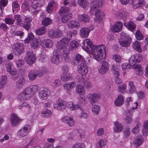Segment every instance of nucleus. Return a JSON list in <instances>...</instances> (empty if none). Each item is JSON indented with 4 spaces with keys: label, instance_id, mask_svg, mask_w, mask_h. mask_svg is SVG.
I'll list each match as a JSON object with an SVG mask.
<instances>
[{
    "label": "nucleus",
    "instance_id": "1",
    "mask_svg": "<svg viewBox=\"0 0 148 148\" xmlns=\"http://www.w3.org/2000/svg\"><path fill=\"white\" fill-rule=\"evenodd\" d=\"M103 3V0H99L97 1L91 2L92 5L90 7V13L92 15L95 14V18L94 20L97 22L100 21L103 17L104 13L99 9L102 7Z\"/></svg>",
    "mask_w": 148,
    "mask_h": 148
},
{
    "label": "nucleus",
    "instance_id": "2",
    "mask_svg": "<svg viewBox=\"0 0 148 148\" xmlns=\"http://www.w3.org/2000/svg\"><path fill=\"white\" fill-rule=\"evenodd\" d=\"M143 56L138 53H136L132 55L129 59V63L132 64V68L136 69V75H142L143 73V69L140 64H135L136 63H139L142 61Z\"/></svg>",
    "mask_w": 148,
    "mask_h": 148
},
{
    "label": "nucleus",
    "instance_id": "3",
    "mask_svg": "<svg viewBox=\"0 0 148 148\" xmlns=\"http://www.w3.org/2000/svg\"><path fill=\"white\" fill-rule=\"evenodd\" d=\"M69 40L66 38H62L58 42L57 48L60 50H62V56L64 60L66 62L70 60L69 54V51L68 47Z\"/></svg>",
    "mask_w": 148,
    "mask_h": 148
},
{
    "label": "nucleus",
    "instance_id": "4",
    "mask_svg": "<svg viewBox=\"0 0 148 148\" xmlns=\"http://www.w3.org/2000/svg\"><path fill=\"white\" fill-rule=\"evenodd\" d=\"M92 51L93 58L98 62H100L104 60L106 53L105 45L97 46Z\"/></svg>",
    "mask_w": 148,
    "mask_h": 148
},
{
    "label": "nucleus",
    "instance_id": "5",
    "mask_svg": "<svg viewBox=\"0 0 148 148\" xmlns=\"http://www.w3.org/2000/svg\"><path fill=\"white\" fill-rule=\"evenodd\" d=\"M132 42V38L129 35L125 34L123 32L121 34V39L119 42L121 45L123 47H127L130 46Z\"/></svg>",
    "mask_w": 148,
    "mask_h": 148
},
{
    "label": "nucleus",
    "instance_id": "6",
    "mask_svg": "<svg viewBox=\"0 0 148 148\" xmlns=\"http://www.w3.org/2000/svg\"><path fill=\"white\" fill-rule=\"evenodd\" d=\"M31 129V127L30 125L28 124L25 125L17 132V135L18 137L22 138L27 136L30 132Z\"/></svg>",
    "mask_w": 148,
    "mask_h": 148
},
{
    "label": "nucleus",
    "instance_id": "7",
    "mask_svg": "<svg viewBox=\"0 0 148 148\" xmlns=\"http://www.w3.org/2000/svg\"><path fill=\"white\" fill-rule=\"evenodd\" d=\"M25 60L29 65L35 63L36 57L34 52L32 51H28L26 52Z\"/></svg>",
    "mask_w": 148,
    "mask_h": 148
},
{
    "label": "nucleus",
    "instance_id": "8",
    "mask_svg": "<svg viewBox=\"0 0 148 148\" xmlns=\"http://www.w3.org/2000/svg\"><path fill=\"white\" fill-rule=\"evenodd\" d=\"M61 52L58 48L57 49L54 50L53 53V55L51 58V60L52 63L58 64L62 61V58L60 54V53Z\"/></svg>",
    "mask_w": 148,
    "mask_h": 148
},
{
    "label": "nucleus",
    "instance_id": "9",
    "mask_svg": "<svg viewBox=\"0 0 148 148\" xmlns=\"http://www.w3.org/2000/svg\"><path fill=\"white\" fill-rule=\"evenodd\" d=\"M83 44V49L86 51H91L97 46L94 45L92 42L88 39L84 40Z\"/></svg>",
    "mask_w": 148,
    "mask_h": 148
},
{
    "label": "nucleus",
    "instance_id": "10",
    "mask_svg": "<svg viewBox=\"0 0 148 148\" xmlns=\"http://www.w3.org/2000/svg\"><path fill=\"white\" fill-rule=\"evenodd\" d=\"M38 88L39 87L38 86L34 85L30 88L28 87L26 88L23 91V92L29 99L34 95Z\"/></svg>",
    "mask_w": 148,
    "mask_h": 148
},
{
    "label": "nucleus",
    "instance_id": "11",
    "mask_svg": "<svg viewBox=\"0 0 148 148\" xmlns=\"http://www.w3.org/2000/svg\"><path fill=\"white\" fill-rule=\"evenodd\" d=\"M48 36L51 38H58L61 37L62 35V32L60 29L55 30L50 29L48 32Z\"/></svg>",
    "mask_w": 148,
    "mask_h": 148
},
{
    "label": "nucleus",
    "instance_id": "12",
    "mask_svg": "<svg viewBox=\"0 0 148 148\" xmlns=\"http://www.w3.org/2000/svg\"><path fill=\"white\" fill-rule=\"evenodd\" d=\"M66 107V102L60 99H57L56 101V104L54 106V108L55 109L61 111L64 110Z\"/></svg>",
    "mask_w": 148,
    "mask_h": 148
},
{
    "label": "nucleus",
    "instance_id": "13",
    "mask_svg": "<svg viewBox=\"0 0 148 148\" xmlns=\"http://www.w3.org/2000/svg\"><path fill=\"white\" fill-rule=\"evenodd\" d=\"M24 52V45L22 43H17L13 50L14 53L16 56L21 54Z\"/></svg>",
    "mask_w": 148,
    "mask_h": 148
},
{
    "label": "nucleus",
    "instance_id": "14",
    "mask_svg": "<svg viewBox=\"0 0 148 148\" xmlns=\"http://www.w3.org/2000/svg\"><path fill=\"white\" fill-rule=\"evenodd\" d=\"M136 0H131L130 4L132 6V7L134 9L140 8L143 7L145 4V0H138L136 3Z\"/></svg>",
    "mask_w": 148,
    "mask_h": 148
},
{
    "label": "nucleus",
    "instance_id": "15",
    "mask_svg": "<svg viewBox=\"0 0 148 148\" xmlns=\"http://www.w3.org/2000/svg\"><path fill=\"white\" fill-rule=\"evenodd\" d=\"M78 73L82 75L86 74L88 71L87 66L85 63H81L78 66Z\"/></svg>",
    "mask_w": 148,
    "mask_h": 148
},
{
    "label": "nucleus",
    "instance_id": "16",
    "mask_svg": "<svg viewBox=\"0 0 148 148\" xmlns=\"http://www.w3.org/2000/svg\"><path fill=\"white\" fill-rule=\"evenodd\" d=\"M87 97L92 104L96 103L100 99L99 96L96 93L88 94L87 95Z\"/></svg>",
    "mask_w": 148,
    "mask_h": 148
},
{
    "label": "nucleus",
    "instance_id": "17",
    "mask_svg": "<svg viewBox=\"0 0 148 148\" xmlns=\"http://www.w3.org/2000/svg\"><path fill=\"white\" fill-rule=\"evenodd\" d=\"M50 94V91L47 88H44L40 90L39 93V97L41 99L45 100Z\"/></svg>",
    "mask_w": 148,
    "mask_h": 148
},
{
    "label": "nucleus",
    "instance_id": "18",
    "mask_svg": "<svg viewBox=\"0 0 148 148\" xmlns=\"http://www.w3.org/2000/svg\"><path fill=\"white\" fill-rule=\"evenodd\" d=\"M109 67L108 63L106 61H103L100 68L99 70V72L101 74H104L108 71Z\"/></svg>",
    "mask_w": 148,
    "mask_h": 148
},
{
    "label": "nucleus",
    "instance_id": "19",
    "mask_svg": "<svg viewBox=\"0 0 148 148\" xmlns=\"http://www.w3.org/2000/svg\"><path fill=\"white\" fill-rule=\"evenodd\" d=\"M53 45V42L49 39L43 40L41 42V47L44 48H51Z\"/></svg>",
    "mask_w": 148,
    "mask_h": 148
},
{
    "label": "nucleus",
    "instance_id": "20",
    "mask_svg": "<svg viewBox=\"0 0 148 148\" xmlns=\"http://www.w3.org/2000/svg\"><path fill=\"white\" fill-rule=\"evenodd\" d=\"M10 120L13 125L16 126L19 123L21 119L17 115L15 114H12L10 115Z\"/></svg>",
    "mask_w": 148,
    "mask_h": 148
},
{
    "label": "nucleus",
    "instance_id": "21",
    "mask_svg": "<svg viewBox=\"0 0 148 148\" xmlns=\"http://www.w3.org/2000/svg\"><path fill=\"white\" fill-rule=\"evenodd\" d=\"M123 23L120 21H118L115 23V25L111 28V31L114 32H116L121 31L122 29Z\"/></svg>",
    "mask_w": 148,
    "mask_h": 148
},
{
    "label": "nucleus",
    "instance_id": "22",
    "mask_svg": "<svg viewBox=\"0 0 148 148\" xmlns=\"http://www.w3.org/2000/svg\"><path fill=\"white\" fill-rule=\"evenodd\" d=\"M61 120L62 122L66 123L70 127H72L74 125V121L71 117L66 116L62 118Z\"/></svg>",
    "mask_w": 148,
    "mask_h": 148
},
{
    "label": "nucleus",
    "instance_id": "23",
    "mask_svg": "<svg viewBox=\"0 0 148 148\" xmlns=\"http://www.w3.org/2000/svg\"><path fill=\"white\" fill-rule=\"evenodd\" d=\"M123 129V124L116 121L114 123V131L115 133H118L122 131Z\"/></svg>",
    "mask_w": 148,
    "mask_h": 148
},
{
    "label": "nucleus",
    "instance_id": "24",
    "mask_svg": "<svg viewBox=\"0 0 148 148\" xmlns=\"http://www.w3.org/2000/svg\"><path fill=\"white\" fill-rule=\"evenodd\" d=\"M85 62L83 57L80 54H77L73 60V63L75 64H78L79 63H84Z\"/></svg>",
    "mask_w": 148,
    "mask_h": 148
},
{
    "label": "nucleus",
    "instance_id": "25",
    "mask_svg": "<svg viewBox=\"0 0 148 148\" xmlns=\"http://www.w3.org/2000/svg\"><path fill=\"white\" fill-rule=\"evenodd\" d=\"M44 0H34L31 4L33 8L35 9L37 7L42 6L44 4Z\"/></svg>",
    "mask_w": 148,
    "mask_h": 148
},
{
    "label": "nucleus",
    "instance_id": "26",
    "mask_svg": "<svg viewBox=\"0 0 148 148\" xmlns=\"http://www.w3.org/2000/svg\"><path fill=\"white\" fill-rule=\"evenodd\" d=\"M90 30L87 27H83L80 31V35L82 37L87 38L89 35Z\"/></svg>",
    "mask_w": 148,
    "mask_h": 148
},
{
    "label": "nucleus",
    "instance_id": "27",
    "mask_svg": "<svg viewBox=\"0 0 148 148\" xmlns=\"http://www.w3.org/2000/svg\"><path fill=\"white\" fill-rule=\"evenodd\" d=\"M90 17L86 14H83L79 15L78 16V20L80 21L87 23L89 22Z\"/></svg>",
    "mask_w": 148,
    "mask_h": 148
},
{
    "label": "nucleus",
    "instance_id": "28",
    "mask_svg": "<svg viewBox=\"0 0 148 148\" xmlns=\"http://www.w3.org/2000/svg\"><path fill=\"white\" fill-rule=\"evenodd\" d=\"M124 102V98L122 95H120L116 98L114 102L116 106H120L122 105Z\"/></svg>",
    "mask_w": 148,
    "mask_h": 148
},
{
    "label": "nucleus",
    "instance_id": "29",
    "mask_svg": "<svg viewBox=\"0 0 148 148\" xmlns=\"http://www.w3.org/2000/svg\"><path fill=\"white\" fill-rule=\"evenodd\" d=\"M124 25L128 29L131 31H133L136 28L135 24L131 21L124 22Z\"/></svg>",
    "mask_w": 148,
    "mask_h": 148
},
{
    "label": "nucleus",
    "instance_id": "30",
    "mask_svg": "<svg viewBox=\"0 0 148 148\" xmlns=\"http://www.w3.org/2000/svg\"><path fill=\"white\" fill-rule=\"evenodd\" d=\"M75 85V82H68L64 84L63 87L65 90H69L73 88Z\"/></svg>",
    "mask_w": 148,
    "mask_h": 148
},
{
    "label": "nucleus",
    "instance_id": "31",
    "mask_svg": "<svg viewBox=\"0 0 148 148\" xmlns=\"http://www.w3.org/2000/svg\"><path fill=\"white\" fill-rule=\"evenodd\" d=\"M72 17V14L71 13H69L66 14L62 16L61 20L62 22L63 23H66Z\"/></svg>",
    "mask_w": 148,
    "mask_h": 148
},
{
    "label": "nucleus",
    "instance_id": "32",
    "mask_svg": "<svg viewBox=\"0 0 148 148\" xmlns=\"http://www.w3.org/2000/svg\"><path fill=\"white\" fill-rule=\"evenodd\" d=\"M67 26L69 28H77L79 27V23L76 21H71L67 24Z\"/></svg>",
    "mask_w": 148,
    "mask_h": 148
},
{
    "label": "nucleus",
    "instance_id": "33",
    "mask_svg": "<svg viewBox=\"0 0 148 148\" xmlns=\"http://www.w3.org/2000/svg\"><path fill=\"white\" fill-rule=\"evenodd\" d=\"M37 72L36 74L37 76L39 77H42L44 74H47L49 73L48 70L45 68H42L40 70H36Z\"/></svg>",
    "mask_w": 148,
    "mask_h": 148
},
{
    "label": "nucleus",
    "instance_id": "34",
    "mask_svg": "<svg viewBox=\"0 0 148 148\" xmlns=\"http://www.w3.org/2000/svg\"><path fill=\"white\" fill-rule=\"evenodd\" d=\"M25 79L24 77H21L16 83V86L17 88L19 89H21L22 88L24 84Z\"/></svg>",
    "mask_w": 148,
    "mask_h": 148
},
{
    "label": "nucleus",
    "instance_id": "35",
    "mask_svg": "<svg viewBox=\"0 0 148 148\" xmlns=\"http://www.w3.org/2000/svg\"><path fill=\"white\" fill-rule=\"evenodd\" d=\"M134 141V144L137 146H138L142 144L144 141V140L141 136L139 135L135 139Z\"/></svg>",
    "mask_w": 148,
    "mask_h": 148
},
{
    "label": "nucleus",
    "instance_id": "36",
    "mask_svg": "<svg viewBox=\"0 0 148 148\" xmlns=\"http://www.w3.org/2000/svg\"><path fill=\"white\" fill-rule=\"evenodd\" d=\"M35 70H32L29 72L28 77L31 81L35 79L37 77V72Z\"/></svg>",
    "mask_w": 148,
    "mask_h": 148
},
{
    "label": "nucleus",
    "instance_id": "37",
    "mask_svg": "<svg viewBox=\"0 0 148 148\" xmlns=\"http://www.w3.org/2000/svg\"><path fill=\"white\" fill-rule=\"evenodd\" d=\"M116 16L118 18H120L126 16L127 14L125 12V11L123 10H121L117 11L115 13Z\"/></svg>",
    "mask_w": 148,
    "mask_h": 148
},
{
    "label": "nucleus",
    "instance_id": "38",
    "mask_svg": "<svg viewBox=\"0 0 148 148\" xmlns=\"http://www.w3.org/2000/svg\"><path fill=\"white\" fill-rule=\"evenodd\" d=\"M140 44L138 41H136L132 45V47L134 49L139 53L142 52V49L140 47Z\"/></svg>",
    "mask_w": 148,
    "mask_h": 148
},
{
    "label": "nucleus",
    "instance_id": "39",
    "mask_svg": "<svg viewBox=\"0 0 148 148\" xmlns=\"http://www.w3.org/2000/svg\"><path fill=\"white\" fill-rule=\"evenodd\" d=\"M12 67V64H8L7 66L6 70L8 72H10L11 75H13L16 74V71L15 70L13 69Z\"/></svg>",
    "mask_w": 148,
    "mask_h": 148
},
{
    "label": "nucleus",
    "instance_id": "40",
    "mask_svg": "<svg viewBox=\"0 0 148 148\" xmlns=\"http://www.w3.org/2000/svg\"><path fill=\"white\" fill-rule=\"evenodd\" d=\"M52 20L49 17L44 18L42 21V24L45 26H47L52 23Z\"/></svg>",
    "mask_w": 148,
    "mask_h": 148
},
{
    "label": "nucleus",
    "instance_id": "41",
    "mask_svg": "<svg viewBox=\"0 0 148 148\" xmlns=\"http://www.w3.org/2000/svg\"><path fill=\"white\" fill-rule=\"evenodd\" d=\"M84 86L82 84L77 85L75 88V91L76 92L79 93L84 94Z\"/></svg>",
    "mask_w": 148,
    "mask_h": 148
},
{
    "label": "nucleus",
    "instance_id": "42",
    "mask_svg": "<svg viewBox=\"0 0 148 148\" xmlns=\"http://www.w3.org/2000/svg\"><path fill=\"white\" fill-rule=\"evenodd\" d=\"M72 78L71 75L69 73H63L61 80L63 82L67 81Z\"/></svg>",
    "mask_w": 148,
    "mask_h": 148
},
{
    "label": "nucleus",
    "instance_id": "43",
    "mask_svg": "<svg viewBox=\"0 0 148 148\" xmlns=\"http://www.w3.org/2000/svg\"><path fill=\"white\" fill-rule=\"evenodd\" d=\"M46 31V28L44 26L39 28L36 31V34L38 35H42L45 34Z\"/></svg>",
    "mask_w": 148,
    "mask_h": 148
},
{
    "label": "nucleus",
    "instance_id": "44",
    "mask_svg": "<svg viewBox=\"0 0 148 148\" xmlns=\"http://www.w3.org/2000/svg\"><path fill=\"white\" fill-rule=\"evenodd\" d=\"M7 77L5 75L2 76L0 81V89L3 88L7 82Z\"/></svg>",
    "mask_w": 148,
    "mask_h": 148
},
{
    "label": "nucleus",
    "instance_id": "45",
    "mask_svg": "<svg viewBox=\"0 0 148 148\" xmlns=\"http://www.w3.org/2000/svg\"><path fill=\"white\" fill-rule=\"evenodd\" d=\"M17 99L20 101H25L29 99L23 92L18 96Z\"/></svg>",
    "mask_w": 148,
    "mask_h": 148
},
{
    "label": "nucleus",
    "instance_id": "46",
    "mask_svg": "<svg viewBox=\"0 0 148 148\" xmlns=\"http://www.w3.org/2000/svg\"><path fill=\"white\" fill-rule=\"evenodd\" d=\"M39 40V39H37L36 38L34 39L31 43V46L32 48L35 49L38 47Z\"/></svg>",
    "mask_w": 148,
    "mask_h": 148
},
{
    "label": "nucleus",
    "instance_id": "47",
    "mask_svg": "<svg viewBox=\"0 0 148 148\" xmlns=\"http://www.w3.org/2000/svg\"><path fill=\"white\" fill-rule=\"evenodd\" d=\"M79 46V44L78 42L75 41H73L70 42V47L69 49V50H73L74 49L77 48Z\"/></svg>",
    "mask_w": 148,
    "mask_h": 148
},
{
    "label": "nucleus",
    "instance_id": "48",
    "mask_svg": "<svg viewBox=\"0 0 148 148\" xmlns=\"http://www.w3.org/2000/svg\"><path fill=\"white\" fill-rule=\"evenodd\" d=\"M77 3L84 8H86L88 3L87 0H78Z\"/></svg>",
    "mask_w": 148,
    "mask_h": 148
},
{
    "label": "nucleus",
    "instance_id": "49",
    "mask_svg": "<svg viewBox=\"0 0 148 148\" xmlns=\"http://www.w3.org/2000/svg\"><path fill=\"white\" fill-rule=\"evenodd\" d=\"M24 35V33L21 31H14L12 33V35L13 37L18 36L21 38H22Z\"/></svg>",
    "mask_w": 148,
    "mask_h": 148
},
{
    "label": "nucleus",
    "instance_id": "50",
    "mask_svg": "<svg viewBox=\"0 0 148 148\" xmlns=\"http://www.w3.org/2000/svg\"><path fill=\"white\" fill-rule=\"evenodd\" d=\"M69 11V8L65 6H63L61 8L59 11V14H61L64 13H66L68 12Z\"/></svg>",
    "mask_w": 148,
    "mask_h": 148
},
{
    "label": "nucleus",
    "instance_id": "51",
    "mask_svg": "<svg viewBox=\"0 0 148 148\" xmlns=\"http://www.w3.org/2000/svg\"><path fill=\"white\" fill-rule=\"evenodd\" d=\"M14 18L17 21L16 23L17 25H20L22 24V20L20 15L16 14L14 16Z\"/></svg>",
    "mask_w": 148,
    "mask_h": 148
},
{
    "label": "nucleus",
    "instance_id": "52",
    "mask_svg": "<svg viewBox=\"0 0 148 148\" xmlns=\"http://www.w3.org/2000/svg\"><path fill=\"white\" fill-rule=\"evenodd\" d=\"M100 110L99 106L97 105H94L92 108V111L94 114H97L99 113Z\"/></svg>",
    "mask_w": 148,
    "mask_h": 148
},
{
    "label": "nucleus",
    "instance_id": "53",
    "mask_svg": "<svg viewBox=\"0 0 148 148\" xmlns=\"http://www.w3.org/2000/svg\"><path fill=\"white\" fill-rule=\"evenodd\" d=\"M136 37L139 40H142L144 38V36L139 30H137L136 32Z\"/></svg>",
    "mask_w": 148,
    "mask_h": 148
},
{
    "label": "nucleus",
    "instance_id": "54",
    "mask_svg": "<svg viewBox=\"0 0 148 148\" xmlns=\"http://www.w3.org/2000/svg\"><path fill=\"white\" fill-rule=\"evenodd\" d=\"M51 111L48 110H47L42 113V116L44 117H49L51 115Z\"/></svg>",
    "mask_w": 148,
    "mask_h": 148
},
{
    "label": "nucleus",
    "instance_id": "55",
    "mask_svg": "<svg viewBox=\"0 0 148 148\" xmlns=\"http://www.w3.org/2000/svg\"><path fill=\"white\" fill-rule=\"evenodd\" d=\"M34 36L32 33H31L29 34L27 37L25 39L24 42L26 43H28L30 41L32 40H34Z\"/></svg>",
    "mask_w": 148,
    "mask_h": 148
},
{
    "label": "nucleus",
    "instance_id": "56",
    "mask_svg": "<svg viewBox=\"0 0 148 148\" xmlns=\"http://www.w3.org/2000/svg\"><path fill=\"white\" fill-rule=\"evenodd\" d=\"M129 86L130 87L129 91L130 93H133L135 91L136 88L133 82L130 81L129 82Z\"/></svg>",
    "mask_w": 148,
    "mask_h": 148
},
{
    "label": "nucleus",
    "instance_id": "57",
    "mask_svg": "<svg viewBox=\"0 0 148 148\" xmlns=\"http://www.w3.org/2000/svg\"><path fill=\"white\" fill-rule=\"evenodd\" d=\"M140 123H137L136 125L131 130L132 133L134 134H137L138 133L139 130Z\"/></svg>",
    "mask_w": 148,
    "mask_h": 148
},
{
    "label": "nucleus",
    "instance_id": "58",
    "mask_svg": "<svg viewBox=\"0 0 148 148\" xmlns=\"http://www.w3.org/2000/svg\"><path fill=\"white\" fill-rule=\"evenodd\" d=\"M54 2L52 1L49 3L48 6L46 7L47 11L49 13H51L52 10L53 8V4Z\"/></svg>",
    "mask_w": 148,
    "mask_h": 148
},
{
    "label": "nucleus",
    "instance_id": "59",
    "mask_svg": "<svg viewBox=\"0 0 148 148\" xmlns=\"http://www.w3.org/2000/svg\"><path fill=\"white\" fill-rule=\"evenodd\" d=\"M126 85L125 84L120 85L118 86L119 91L121 93H123L126 90Z\"/></svg>",
    "mask_w": 148,
    "mask_h": 148
},
{
    "label": "nucleus",
    "instance_id": "60",
    "mask_svg": "<svg viewBox=\"0 0 148 148\" xmlns=\"http://www.w3.org/2000/svg\"><path fill=\"white\" fill-rule=\"evenodd\" d=\"M113 59L116 62L120 63L121 61V58L119 55H114L113 56Z\"/></svg>",
    "mask_w": 148,
    "mask_h": 148
},
{
    "label": "nucleus",
    "instance_id": "61",
    "mask_svg": "<svg viewBox=\"0 0 148 148\" xmlns=\"http://www.w3.org/2000/svg\"><path fill=\"white\" fill-rule=\"evenodd\" d=\"M98 143L100 148H103L104 146L106 145L107 141L104 139H100Z\"/></svg>",
    "mask_w": 148,
    "mask_h": 148
},
{
    "label": "nucleus",
    "instance_id": "62",
    "mask_svg": "<svg viewBox=\"0 0 148 148\" xmlns=\"http://www.w3.org/2000/svg\"><path fill=\"white\" fill-rule=\"evenodd\" d=\"M71 148H84V145L82 143H77L73 145Z\"/></svg>",
    "mask_w": 148,
    "mask_h": 148
},
{
    "label": "nucleus",
    "instance_id": "63",
    "mask_svg": "<svg viewBox=\"0 0 148 148\" xmlns=\"http://www.w3.org/2000/svg\"><path fill=\"white\" fill-rule=\"evenodd\" d=\"M132 64H130V63L129 64L125 63L122 65L121 67L122 69L124 71L126 69H130L131 67H132Z\"/></svg>",
    "mask_w": 148,
    "mask_h": 148
},
{
    "label": "nucleus",
    "instance_id": "64",
    "mask_svg": "<svg viewBox=\"0 0 148 148\" xmlns=\"http://www.w3.org/2000/svg\"><path fill=\"white\" fill-rule=\"evenodd\" d=\"M5 22L8 24L12 25L15 21L14 19L12 18H7L5 19Z\"/></svg>",
    "mask_w": 148,
    "mask_h": 148
}]
</instances>
